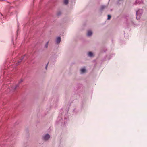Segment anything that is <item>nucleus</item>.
<instances>
[{
	"label": "nucleus",
	"instance_id": "obj_2",
	"mask_svg": "<svg viewBox=\"0 0 147 147\" xmlns=\"http://www.w3.org/2000/svg\"><path fill=\"white\" fill-rule=\"evenodd\" d=\"M18 87V84H16L13 86L12 88V90L13 91L15 90L16 89L17 87Z\"/></svg>",
	"mask_w": 147,
	"mask_h": 147
},
{
	"label": "nucleus",
	"instance_id": "obj_7",
	"mask_svg": "<svg viewBox=\"0 0 147 147\" xmlns=\"http://www.w3.org/2000/svg\"><path fill=\"white\" fill-rule=\"evenodd\" d=\"M88 55L90 57L92 56L93 55V53L91 52H89L88 53Z\"/></svg>",
	"mask_w": 147,
	"mask_h": 147
},
{
	"label": "nucleus",
	"instance_id": "obj_5",
	"mask_svg": "<svg viewBox=\"0 0 147 147\" xmlns=\"http://www.w3.org/2000/svg\"><path fill=\"white\" fill-rule=\"evenodd\" d=\"M25 55H24V56L22 57H21V58L18 61V63H20L22 61V60L23 59L24 57H25Z\"/></svg>",
	"mask_w": 147,
	"mask_h": 147
},
{
	"label": "nucleus",
	"instance_id": "obj_4",
	"mask_svg": "<svg viewBox=\"0 0 147 147\" xmlns=\"http://www.w3.org/2000/svg\"><path fill=\"white\" fill-rule=\"evenodd\" d=\"M61 41V38L59 37H58L57 39L56 42L57 43H59Z\"/></svg>",
	"mask_w": 147,
	"mask_h": 147
},
{
	"label": "nucleus",
	"instance_id": "obj_9",
	"mask_svg": "<svg viewBox=\"0 0 147 147\" xmlns=\"http://www.w3.org/2000/svg\"><path fill=\"white\" fill-rule=\"evenodd\" d=\"M48 43H49V42H47V43H46V44L45 45V48H47L48 47Z\"/></svg>",
	"mask_w": 147,
	"mask_h": 147
},
{
	"label": "nucleus",
	"instance_id": "obj_8",
	"mask_svg": "<svg viewBox=\"0 0 147 147\" xmlns=\"http://www.w3.org/2000/svg\"><path fill=\"white\" fill-rule=\"evenodd\" d=\"M64 3L65 4H67L68 3V0H64Z\"/></svg>",
	"mask_w": 147,
	"mask_h": 147
},
{
	"label": "nucleus",
	"instance_id": "obj_13",
	"mask_svg": "<svg viewBox=\"0 0 147 147\" xmlns=\"http://www.w3.org/2000/svg\"><path fill=\"white\" fill-rule=\"evenodd\" d=\"M22 80H21V81L20 82V83L21 82H22Z\"/></svg>",
	"mask_w": 147,
	"mask_h": 147
},
{
	"label": "nucleus",
	"instance_id": "obj_10",
	"mask_svg": "<svg viewBox=\"0 0 147 147\" xmlns=\"http://www.w3.org/2000/svg\"><path fill=\"white\" fill-rule=\"evenodd\" d=\"M105 7V6H102L101 7V10H102L103 9H104Z\"/></svg>",
	"mask_w": 147,
	"mask_h": 147
},
{
	"label": "nucleus",
	"instance_id": "obj_11",
	"mask_svg": "<svg viewBox=\"0 0 147 147\" xmlns=\"http://www.w3.org/2000/svg\"><path fill=\"white\" fill-rule=\"evenodd\" d=\"M111 18V16L109 15H108V19L110 20Z\"/></svg>",
	"mask_w": 147,
	"mask_h": 147
},
{
	"label": "nucleus",
	"instance_id": "obj_14",
	"mask_svg": "<svg viewBox=\"0 0 147 147\" xmlns=\"http://www.w3.org/2000/svg\"><path fill=\"white\" fill-rule=\"evenodd\" d=\"M136 18H137V16L136 17Z\"/></svg>",
	"mask_w": 147,
	"mask_h": 147
},
{
	"label": "nucleus",
	"instance_id": "obj_12",
	"mask_svg": "<svg viewBox=\"0 0 147 147\" xmlns=\"http://www.w3.org/2000/svg\"><path fill=\"white\" fill-rule=\"evenodd\" d=\"M140 11V10H139V11H137V12H136V14H137V15H138V13Z\"/></svg>",
	"mask_w": 147,
	"mask_h": 147
},
{
	"label": "nucleus",
	"instance_id": "obj_1",
	"mask_svg": "<svg viewBox=\"0 0 147 147\" xmlns=\"http://www.w3.org/2000/svg\"><path fill=\"white\" fill-rule=\"evenodd\" d=\"M50 137V135L49 134H47L43 136V138L45 140H48Z\"/></svg>",
	"mask_w": 147,
	"mask_h": 147
},
{
	"label": "nucleus",
	"instance_id": "obj_15",
	"mask_svg": "<svg viewBox=\"0 0 147 147\" xmlns=\"http://www.w3.org/2000/svg\"><path fill=\"white\" fill-rule=\"evenodd\" d=\"M47 66H46V68H47Z\"/></svg>",
	"mask_w": 147,
	"mask_h": 147
},
{
	"label": "nucleus",
	"instance_id": "obj_6",
	"mask_svg": "<svg viewBox=\"0 0 147 147\" xmlns=\"http://www.w3.org/2000/svg\"><path fill=\"white\" fill-rule=\"evenodd\" d=\"M81 72L82 73H84L85 72L86 69L84 68H82L81 70Z\"/></svg>",
	"mask_w": 147,
	"mask_h": 147
},
{
	"label": "nucleus",
	"instance_id": "obj_3",
	"mask_svg": "<svg viewBox=\"0 0 147 147\" xmlns=\"http://www.w3.org/2000/svg\"><path fill=\"white\" fill-rule=\"evenodd\" d=\"M92 32L90 30H89L88 31L87 35L88 36H90L92 34Z\"/></svg>",
	"mask_w": 147,
	"mask_h": 147
}]
</instances>
